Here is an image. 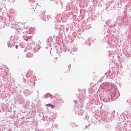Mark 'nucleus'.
<instances>
[{
    "label": "nucleus",
    "instance_id": "obj_1",
    "mask_svg": "<svg viewBox=\"0 0 131 131\" xmlns=\"http://www.w3.org/2000/svg\"><path fill=\"white\" fill-rule=\"evenodd\" d=\"M46 106H51V107H52V108H54V105L53 104H51L50 103L46 104Z\"/></svg>",
    "mask_w": 131,
    "mask_h": 131
},
{
    "label": "nucleus",
    "instance_id": "obj_2",
    "mask_svg": "<svg viewBox=\"0 0 131 131\" xmlns=\"http://www.w3.org/2000/svg\"><path fill=\"white\" fill-rule=\"evenodd\" d=\"M16 49H18V45L16 46Z\"/></svg>",
    "mask_w": 131,
    "mask_h": 131
}]
</instances>
